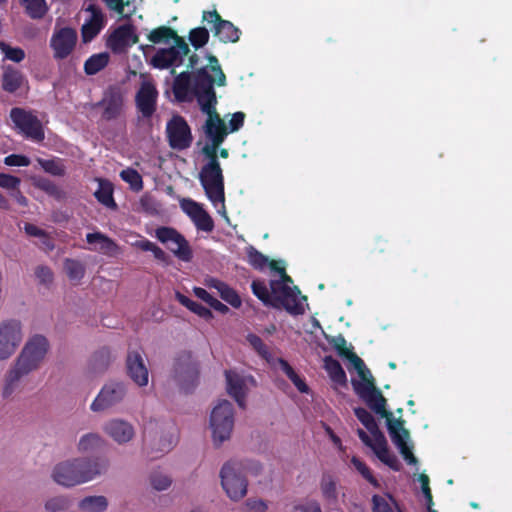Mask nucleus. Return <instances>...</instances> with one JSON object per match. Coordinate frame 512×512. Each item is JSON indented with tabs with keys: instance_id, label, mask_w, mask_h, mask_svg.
Listing matches in <instances>:
<instances>
[{
	"instance_id": "1",
	"label": "nucleus",
	"mask_w": 512,
	"mask_h": 512,
	"mask_svg": "<svg viewBox=\"0 0 512 512\" xmlns=\"http://www.w3.org/2000/svg\"><path fill=\"white\" fill-rule=\"evenodd\" d=\"M190 66L194 70L192 77L186 73L178 75L173 86L174 94L179 101L197 99L201 110L207 115L204 125L206 142L203 147L212 148L213 153H218L228 131L214 109L216 94L213 85L225 86L226 77L213 55H192Z\"/></svg>"
},
{
	"instance_id": "2",
	"label": "nucleus",
	"mask_w": 512,
	"mask_h": 512,
	"mask_svg": "<svg viewBox=\"0 0 512 512\" xmlns=\"http://www.w3.org/2000/svg\"><path fill=\"white\" fill-rule=\"evenodd\" d=\"M329 343L337 350L340 356L349 360L352 368L357 372V378L351 380L355 393L376 414L386 419L388 432L393 443L409 464H416L417 459L412 453L408 430L404 428L403 421L393 419L392 414L387 411L386 399L381 391L376 388L374 378L363 360L352 351V346L347 343L343 336L332 337Z\"/></svg>"
},
{
	"instance_id": "3",
	"label": "nucleus",
	"mask_w": 512,
	"mask_h": 512,
	"mask_svg": "<svg viewBox=\"0 0 512 512\" xmlns=\"http://www.w3.org/2000/svg\"><path fill=\"white\" fill-rule=\"evenodd\" d=\"M248 262L256 269L269 268L277 278L270 281L268 288L263 281L252 282L254 295L265 305L275 308H284L293 315L303 314L307 307L306 297L293 285L292 279L285 272L283 261L270 260L255 249L248 251Z\"/></svg>"
},
{
	"instance_id": "4",
	"label": "nucleus",
	"mask_w": 512,
	"mask_h": 512,
	"mask_svg": "<svg viewBox=\"0 0 512 512\" xmlns=\"http://www.w3.org/2000/svg\"><path fill=\"white\" fill-rule=\"evenodd\" d=\"M105 471V466L98 461L74 457L57 462L50 477L61 487L73 488L97 479Z\"/></svg>"
},
{
	"instance_id": "5",
	"label": "nucleus",
	"mask_w": 512,
	"mask_h": 512,
	"mask_svg": "<svg viewBox=\"0 0 512 512\" xmlns=\"http://www.w3.org/2000/svg\"><path fill=\"white\" fill-rule=\"evenodd\" d=\"M48 350V340L43 336L36 335L26 342L7 373L6 383L3 388V394L5 396L11 394L12 386L15 383L36 371L41 366Z\"/></svg>"
},
{
	"instance_id": "6",
	"label": "nucleus",
	"mask_w": 512,
	"mask_h": 512,
	"mask_svg": "<svg viewBox=\"0 0 512 512\" xmlns=\"http://www.w3.org/2000/svg\"><path fill=\"white\" fill-rule=\"evenodd\" d=\"M201 153L204 157V164L199 173L200 183L208 200L226 222H229L225 208L222 169L217 161V153H213L212 148L209 147H202Z\"/></svg>"
},
{
	"instance_id": "7",
	"label": "nucleus",
	"mask_w": 512,
	"mask_h": 512,
	"mask_svg": "<svg viewBox=\"0 0 512 512\" xmlns=\"http://www.w3.org/2000/svg\"><path fill=\"white\" fill-rule=\"evenodd\" d=\"M263 467L259 463H246L239 460L225 462L219 472L220 484L225 495L233 502L241 501L248 492V480L246 471L251 470L259 474Z\"/></svg>"
},
{
	"instance_id": "8",
	"label": "nucleus",
	"mask_w": 512,
	"mask_h": 512,
	"mask_svg": "<svg viewBox=\"0 0 512 512\" xmlns=\"http://www.w3.org/2000/svg\"><path fill=\"white\" fill-rule=\"evenodd\" d=\"M354 412L358 420L370 432V434H367L362 429H359L357 431L359 438L365 445L371 448V450L381 462L390 468L397 470L399 468V462L396 456L389 451L387 440L385 436L378 430L374 417L364 408H355Z\"/></svg>"
},
{
	"instance_id": "9",
	"label": "nucleus",
	"mask_w": 512,
	"mask_h": 512,
	"mask_svg": "<svg viewBox=\"0 0 512 512\" xmlns=\"http://www.w3.org/2000/svg\"><path fill=\"white\" fill-rule=\"evenodd\" d=\"M235 424V410L231 402L218 400L211 408L208 420L211 441L220 447L232 437Z\"/></svg>"
},
{
	"instance_id": "10",
	"label": "nucleus",
	"mask_w": 512,
	"mask_h": 512,
	"mask_svg": "<svg viewBox=\"0 0 512 512\" xmlns=\"http://www.w3.org/2000/svg\"><path fill=\"white\" fill-rule=\"evenodd\" d=\"M10 119L14 128L25 137L39 142L44 139V130L40 120L30 111L22 108H13Z\"/></svg>"
},
{
	"instance_id": "11",
	"label": "nucleus",
	"mask_w": 512,
	"mask_h": 512,
	"mask_svg": "<svg viewBox=\"0 0 512 512\" xmlns=\"http://www.w3.org/2000/svg\"><path fill=\"white\" fill-rule=\"evenodd\" d=\"M189 51L188 45L183 38L173 42V44L159 47L155 54L151 56L150 64L157 69H167L181 64L183 57Z\"/></svg>"
},
{
	"instance_id": "12",
	"label": "nucleus",
	"mask_w": 512,
	"mask_h": 512,
	"mask_svg": "<svg viewBox=\"0 0 512 512\" xmlns=\"http://www.w3.org/2000/svg\"><path fill=\"white\" fill-rule=\"evenodd\" d=\"M126 396V386L122 382H107L98 392L90 405L95 413L104 412L121 403Z\"/></svg>"
},
{
	"instance_id": "13",
	"label": "nucleus",
	"mask_w": 512,
	"mask_h": 512,
	"mask_svg": "<svg viewBox=\"0 0 512 512\" xmlns=\"http://www.w3.org/2000/svg\"><path fill=\"white\" fill-rule=\"evenodd\" d=\"M155 237L178 259L185 262L192 259V251L187 240L174 228L160 227L155 230Z\"/></svg>"
},
{
	"instance_id": "14",
	"label": "nucleus",
	"mask_w": 512,
	"mask_h": 512,
	"mask_svg": "<svg viewBox=\"0 0 512 512\" xmlns=\"http://www.w3.org/2000/svg\"><path fill=\"white\" fill-rule=\"evenodd\" d=\"M23 340L21 324L6 321L0 324V361L10 359Z\"/></svg>"
},
{
	"instance_id": "15",
	"label": "nucleus",
	"mask_w": 512,
	"mask_h": 512,
	"mask_svg": "<svg viewBox=\"0 0 512 512\" xmlns=\"http://www.w3.org/2000/svg\"><path fill=\"white\" fill-rule=\"evenodd\" d=\"M102 431L109 439L120 446L131 443L136 436L134 425L121 417L106 420L102 425Z\"/></svg>"
},
{
	"instance_id": "16",
	"label": "nucleus",
	"mask_w": 512,
	"mask_h": 512,
	"mask_svg": "<svg viewBox=\"0 0 512 512\" xmlns=\"http://www.w3.org/2000/svg\"><path fill=\"white\" fill-rule=\"evenodd\" d=\"M180 209L192 221L198 230L211 232L214 229L212 217L205 210L203 204L191 198L177 197Z\"/></svg>"
},
{
	"instance_id": "17",
	"label": "nucleus",
	"mask_w": 512,
	"mask_h": 512,
	"mask_svg": "<svg viewBox=\"0 0 512 512\" xmlns=\"http://www.w3.org/2000/svg\"><path fill=\"white\" fill-rule=\"evenodd\" d=\"M169 145L176 150L188 148L192 143V134L187 122L179 115H174L166 125Z\"/></svg>"
},
{
	"instance_id": "18",
	"label": "nucleus",
	"mask_w": 512,
	"mask_h": 512,
	"mask_svg": "<svg viewBox=\"0 0 512 512\" xmlns=\"http://www.w3.org/2000/svg\"><path fill=\"white\" fill-rule=\"evenodd\" d=\"M77 33L69 27L55 28L50 38V47L55 59H65L74 50Z\"/></svg>"
},
{
	"instance_id": "19",
	"label": "nucleus",
	"mask_w": 512,
	"mask_h": 512,
	"mask_svg": "<svg viewBox=\"0 0 512 512\" xmlns=\"http://www.w3.org/2000/svg\"><path fill=\"white\" fill-rule=\"evenodd\" d=\"M158 91L154 82L143 77L135 96L136 107L145 118H150L156 110Z\"/></svg>"
},
{
	"instance_id": "20",
	"label": "nucleus",
	"mask_w": 512,
	"mask_h": 512,
	"mask_svg": "<svg viewBox=\"0 0 512 512\" xmlns=\"http://www.w3.org/2000/svg\"><path fill=\"white\" fill-rule=\"evenodd\" d=\"M138 42L133 26L125 24L113 29L107 36L106 46L114 53H125Z\"/></svg>"
},
{
	"instance_id": "21",
	"label": "nucleus",
	"mask_w": 512,
	"mask_h": 512,
	"mask_svg": "<svg viewBox=\"0 0 512 512\" xmlns=\"http://www.w3.org/2000/svg\"><path fill=\"white\" fill-rule=\"evenodd\" d=\"M227 392L236 402L244 405V399L248 391L255 386V380L252 376L240 374L236 371H227L226 374Z\"/></svg>"
},
{
	"instance_id": "22",
	"label": "nucleus",
	"mask_w": 512,
	"mask_h": 512,
	"mask_svg": "<svg viewBox=\"0 0 512 512\" xmlns=\"http://www.w3.org/2000/svg\"><path fill=\"white\" fill-rule=\"evenodd\" d=\"M149 44H142L139 49L142 51L144 56L148 58L155 50V46L164 47L166 45L173 44V42L181 39L177 33L166 26H160L155 29L148 31L146 35Z\"/></svg>"
},
{
	"instance_id": "23",
	"label": "nucleus",
	"mask_w": 512,
	"mask_h": 512,
	"mask_svg": "<svg viewBox=\"0 0 512 512\" xmlns=\"http://www.w3.org/2000/svg\"><path fill=\"white\" fill-rule=\"evenodd\" d=\"M203 19L214 24L215 35L222 42H236L239 39V30L229 21L221 20L216 11L204 12Z\"/></svg>"
},
{
	"instance_id": "24",
	"label": "nucleus",
	"mask_w": 512,
	"mask_h": 512,
	"mask_svg": "<svg viewBox=\"0 0 512 512\" xmlns=\"http://www.w3.org/2000/svg\"><path fill=\"white\" fill-rule=\"evenodd\" d=\"M87 17L82 25L81 34L84 42L96 37L105 25L102 11L94 5H89L85 10Z\"/></svg>"
},
{
	"instance_id": "25",
	"label": "nucleus",
	"mask_w": 512,
	"mask_h": 512,
	"mask_svg": "<svg viewBox=\"0 0 512 512\" xmlns=\"http://www.w3.org/2000/svg\"><path fill=\"white\" fill-rule=\"evenodd\" d=\"M127 371L132 381L139 387H145L149 383V371L144 359L139 352H131L127 356Z\"/></svg>"
},
{
	"instance_id": "26",
	"label": "nucleus",
	"mask_w": 512,
	"mask_h": 512,
	"mask_svg": "<svg viewBox=\"0 0 512 512\" xmlns=\"http://www.w3.org/2000/svg\"><path fill=\"white\" fill-rule=\"evenodd\" d=\"M271 368L277 372L283 373L300 393H309V386L307 385L304 377L299 374L285 359L279 357L277 360H273Z\"/></svg>"
},
{
	"instance_id": "27",
	"label": "nucleus",
	"mask_w": 512,
	"mask_h": 512,
	"mask_svg": "<svg viewBox=\"0 0 512 512\" xmlns=\"http://www.w3.org/2000/svg\"><path fill=\"white\" fill-rule=\"evenodd\" d=\"M204 284L208 288H213L217 290L219 296L224 300L227 304L231 305L233 308H240L242 305V300L238 293L230 287L225 282L214 278V277H206L204 279Z\"/></svg>"
},
{
	"instance_id": "28",
	"label": "nucleus",
	"mask_w": 512,
	"mask_h": 512,
	"mask_svg": "<svg viewBox=\"0 0 512 512\" xmlns=\"http://www.w3.org/2000/svg\"><path fill=\"white\" fill-rule=\"evenodd\" d=\"M320 492L325 505L335 510L341 502V492L337 482L331 476H325L320 482Z\"/></svg>"
},
{
	"instance_id": "29",
	"label": "nucleus",
	"mask_w": 512,
	"mask_h": 512,
	"mask_svg": "<svg viewBox=\"0 0 512 512\" xmlns=\"http://www.w3.org/2000/svg\"><path fill=\"white\" fill-rule=\"evenodd\" d=\"M86 240L89 244L94 245L93 250L105 255L116 256L120 252L118 245L104 234L89 233L86 236Z\"/></svg>"
},
{
	"instance_id": "30",
	"label": "nucleus",
	"mask_w": 512,
	"mask_h": 512,
	"mask_svg": "<svg viewBox=\"0 0 512 512\" xmlns=\"http://www.w3.org/2000/svg\"><path fill=\"white\" fill-rule=\"evenodd\" d=\"M102 108V115L106 119L115 118L122 110L123 98L119 93H107L100 102Z\"/></svg>"
},
{
	"instance_id": "31",
	"label": "nucleus",
	"mask_w": 512,
	"mask_h": 512,
	"mask_svg": "<svg viewBox=\"0 0 512 512\" xmlns=\"http://www.w3.org/2000/svg\"><path fill=\"white\" fill-rule=\"evenodd\" d=\"M324 369L328 373L329 378L333 382L335 388L345 387L347 385V377L345 371L337 360L331 357H325Z\"/></svg>"
},
{
	"instance_id": "32",
	"label": "nucleus",
	"mask_w": 512,
	"mask_h": 512,
	"mask_svg": "<svg viewBox=\"0 0 512 512\" xmlns=\"http://www.w3.org/2000/svg\"><path fill=\"white\" fill-rule=\"evenodd\" d=\"M104 445V439L102 436L95 432L85 433L80 436L77 442V451L81 454L92 453Z\"/></svg>"
},
{
	"instance_id": "33",
	"label": "nucleus",
	"mask_w": 512,
	"mask_h": 512,
	"mask_svg": "<svg viewBox=\"0 0 512 512\" xmlns=\"http://www.w3.org/2000/svg\"><path fill=\"white\" fill-rule=\"evenodd\" d=\"M109 502L107 497L103 495H93L84 497L78 503L81 512H105Z\"/></svg>"
},
{
	"instance_id": "34",
	"label": "nucleus",
	"mask_w": 512,
	"mask_h": 512,
	"mask_svg": "<svg viewBox=\"0 0 512 512\" xmlns=\"http://www.w3.org/2000/svg\"><path fill=\"white\" fill-rule=\"evenodd\" d=\"M374 512H402L396 500L389 494L373 496Z\"/></svg>"
},
{
	"instance_id": "35",
	"label": "nucleus",
	"mask_w": 512,
	"mask_h": 512,
	"mask_svg": "<svg viewBox=\"0 0 512 512\" xmlns=\"http://www.w3.org/2000/svg\"><path fill=\"white\" fill-rule=\"evenodd\" d=\"M109 59L110 56L107 52H101L90 56L84 64L86 74L94 75L98 73L107 66Z\"/></svg>"
},
{
	"instance_id": "36",
	"label": "nucleus",
	"mask_w": 512,
	"mask_h": 512,
	"mask_svg": "<svg viewBox=\"0 0 512 512\" xmlns=\"http://www.w3.org/2000/svg\"><path fill=\"white\" fill-rule=\"evenodd\" d=\"M176 299L179 301L180 304L185 306L187 309H189L191 312L195 313L199 317H201L205 320H210L213 318V314L210 309L191 300L190 298L186 297L185 295L177 293Z\"/></svg>"
},
{
	"instance_id": "37",
	"label": "nucleus",
	"mask_w": 512,
	"mask_h": 512,
	"mask_svg": "<svg viewBox=\"0 0 512 512\" xmlns=\"http://www.w3.org/2000/svg\"><path fill=\"white\" fill-rule=\"evenodd\" d=\"M0 52L4 61L19 63L25 58V51L17 46H13L5 41H0Z\"/></svg>"
},
{
	"instance_id": "38",
	"label": "nucleus",
	"mask_w": 512,
	"mask_h": 512,
	"mask_svg": "<svg viewBox=\"0 0 512 512\" xmlns=\"http://www.w3.org/2000/svg\"><path fill=\"white\" fill-rule=\"evenodd\" d=\"M106 7L122 17H128L134 10V0H103Z\"/></svg>"
},
{
	"instance_id": "39",
	"label": "nucleus",
	"mask_w": 512,
	"mask_h": 512,
	"mask_svg": "<svg viewBox=\"0 0 512 512\" xmlns=\"http://www.w3.org/2000/svg\"><path fill=\"white\" fill-rule=\"evenodd\" d=\"M27 14L34 18H42L48 11V5L45 0H21Z\"/></svg>"
},
{
	"instance_id": "40",
	"label": "nucleus",
	"mask_w": 512,
	"mask_h": 512,
	"mask_svg": "<svg viewBox=\"0 0 512 512\" xmlns=\"http://www.w3.org/2000/svg\"><path fill=\"white\" fill-rule=\"evenodd\" d=\"M23 77L20 72L7 67L3 75V89L9 92L16 91L22 84Z\"/></svg>"
},
{
	"instance_id": "41",
	"label": "nucleus",
	"mask_w": 512,
	"mask_h": 512,
	"mask_svg": "<svg viewBox=\"0 0 512 512\" xmlns=\"http://www.w3.org/2000/svg\"><path fill=\"white\" fill-rule=\"evenodd\" d=\"M121 179L127 183L131 190L139 192L143 189L142 176L133 168H126L120 172Z\"/></svg>"
},
{
	"instance_id": "42",
	"label": "nucleus",
	"mask_w": 512,
	"mask_h": 512,
	"mask_svg": "<svg viewBox=\"0 0 512 512\" xmlns=\"http://www.w3.org/2000/svg\"><path fill=\"white\" fill-rule=\"evenodd\" d=\"M96 198L105 206H114L113 187L108 181L100 180L98 189L95 191Z\"/></svg>"
},
{
	"instance_id": "43",
	"label": "nucleus",
	"mask_w": 512,
	"mask_h": 512,
	"mask_svg": "<svg viewBox=\"0 0 512 512\" xmlns=\"http://www.w3.org/2000/svg\"><path fill=\"white\" fill-rule=\"evenodd\" d=\"M149 483L156 491H165L172 484L171 477L162 471H153L149 476Z\"/></svg>"
},
{
	"instance_id": "44",
	"label": "nucleus",
	"mask_w": 512,
	"mask_h": 512,
	"mask_svg": "<svg viewBox=\"0 0 512 512\" xmlns=\"http://www.w3.org/2000/svg\"><path fill=\"white\" fill-rule=\"evenodd\" d=\"M247 341L259 353V355H261L268 362L270 366L273 365V360H277L278 357L271 355L266 345L257 335L249 334L247 336Z\"/></svg>"
},
{
	"instance_id": "45",
	"label": "nucleus",
	"mask_w": 512,
	"mask_h": 512,
	"mask_svg": "<svg viewBox=\"0 0 512 512\" xmlns=\"http://www.w3.org/2000/svg\"><path fill=\"white\" fill-rule=\"evenodd\" d=\"M414 483L418 484V486H416V489H420L424 504H433L428 476L424 473L418 474L414 478Z\"/></svg>"
},
{
	"instance_id": "46",
	"label": "nucleus",
	"mask_w": 512,
	"mask_h": 512,
	"mask_svg": "<svg viewBox=\"0 0 512 512\" xmlns=\"http://www.w3.org/2000/svg\"><path fill=\"white\" fill-rule=\"evenodd\" d=\"M64 269L68 277L73 281L80 280L84 275V266L76 260H65Z\"/></svg>"
},
{
	"instance_id": "47",
	"label": "nucleus",
	"mask_w": 512,
	"mask_h": 512,
	"mask_svg": "<svg viewBox=\"0 0 512 512\" xmlns=\"http://www.w3.org/2000/svg\"><path fill=\"white\" fill-rule=\"evenodd\" d=\"M209 40V33L203 27L194 28L190 31L189 41L191 45L198 49L203 47Z\"/></svg>"
},
{
	"instance_id": "48",
	"label": "nucleus",
	"mask_w": 512,
	"mask_h": 512,
	"mask_svg": "<svg viewBox=\"0 0 512 512\" xmlns=\"http://www.w3.org/2000/svg\"><path fill=\"white\" fill-rule=\"evenodd\" d=\"M41 168H43L47 173H50L55 176H61L65 172V167L60 160H37Z\"/></svg>"
},
{
	"instance_id": "49",
	"label": "nucleus",
	"mask_w": 512,
	"mask_h": 512,
	"mask_svg": "<svg viewBox=\"0 0 512 512\" xmlns=\"http://www.w3.org/2000/svg\"><path fill=\"white\" fill-rule=\"evenodd\" d=\"M351 464L369 483L375 487L378 486V482L372 475L370 469L358 457L353 456L351 458Z\"/></svg>"
},
{
	"instance_id": "50",
	"label": "nucleus",
	"mask_w": 512,
	"mask_h": 512,
	"mask_svg": "<svg viewBox=\"0 0 512 512\" xmlns=\"http://www.w3.org/2000/svg\"><path fill=\"white\" fill-rule=\"evenodd\" d=\"M292 512H322L320 503L315 499H305L293 507Z\"/></svg>"
},
{
	"instance_id": "51",
	"label": "nucleus",
	"mask_w": 512,
	"mask_h": 512,
	"mask_svg": "<svg viewBox=\"0 0 512 512\" xmlns=\"http://www.w3.org/2000/svg\"><path fill=\"white\" fill-rule=\"evenodd\" d=\"M67 500L62 496H56L45 502V509L49 512H59L67 508Z\"/></svg>"
},
{
	"instance_id": "52",
	"label": "nucleus",
	"mask_w": 512,
	"mask_h": 512,
	"mask_svg": "<svg viewBox=\"0 0 512 512\" xmlns=\"http://www.w3.org/2000/svg\"><path fill=\"white\" fill-rule=\"evenodd\" d=\"M20 185V179L9 175L0 173V187L7 190H16Z\"/></svg>"
},
{
	"instance_id": "53",
	"label": "nucleus",
	"mask_w": 512,
	"mask_h": 512,
	"mask_svg": "<svg viewBox=\"0 0 512 512\" xmlns=\"http://www.w3.org/2000/svg\"><path fill=\"white\" fill-rule=\"evenodd\" d=\"M4 163L7 166H28L30 159L24 155L12 154L5 157Z\"/></svg>"
},
{
	"instance_id": "54",
	"label": "nucleus",
	"mask_w": 512,
	"mask_h": 512,
	"mask_svg": "<svg viewBox=\"0 0 512 512\" xmlns=\"http://www.w3.org/2000/svg\"><path fill=\"white\" fill-rule=\"evenodd\" d=\"M141 207L150 213L156 212L158 210V203L150 194H144L140 199Z\"/></svg>"
},
{
	"instance_id": "55",
	"label": "nucleus",
	"mask_w": 512,
	"mask_h": 512,
	"mask_svg": "<svg viewBox=\"0 0 512 512\" xmlns=\"http://www.w3.org/2000/svg\"><path fill=\"white\" fill-rule=\"evenodd\" d=\"M245 505L250 512H265L267 509V504L259 498L248 499Z\"/></svg>"
},
{
	"instance_id": "56",
	"label": "nucleus",
	"mask_w": 512,
	"mask_h": 512,
	"mask_svg": "<svg viewBox=\"0 0 512 512\" xmlns=\"http://www.w3.org/2000/svg\"><path fill=\"white\" fill-rule=\"evenodd\" d=\"M136 238L137 239L135 241L130 242L132 246L138 247L143 251H158V246L155 245L153 242L144 239L140 236H137Z\"/></svg>"
},
{
	"instance_id": "57",
	"label": "nucleus",
	"mask_w": 512,
	"mask_h": 512,
	"mask_svg": "<svg viewBox=\"0 0 512 512\" xmlns=\"http://www.w3.org/2000/svg\"><path fill=\"white\" fill-rule=\"evenodd\" d=\"M245 114L243 112H236L231 115L229 120V132H235L239 130L244 123Z\"/></svg>"
},
{
	"instance_id": "58",
	"label": "nucleus",
	"mask_w": 512,
	"mask_h": 512,
	"mask_svg": "<svg viewBox=\"0 0 512 512\" xmlns=\"http://www.w3.org/2000/svg\"><path fill=\"white\" fill-rule=\"evenodd\" d=\"M36 277L42 283H50L53 279L52 271L45 266L38 267L36 270Z\"/></svg>"
},
{
	"instance_id": "59",
	"label": "nucleus",
	"mask_w": 512,
	"mask_h": 512,
	"mask_svg": "<svg viewBox=\"0 0 512 512\" xmlns=\"http://www.w3.org/2000/svg\"><path fill=\"white\" fill-rule=\"evenodd\" d=\"M24 231L27 235L36 237L38 239H46V233L39 227L33 224H25Z\"/></svg>"
},
{
	"instance_id": "60",
	"label": "nucleus",
	"mask_w": 512,
	"mask_h": 512,
	"mask_svg": "<svg viewBox=\"0 0 512 512\" xmlns=\"http://www.w3.org/2000/svg\"><path fill=\"white\" fill-rule=\"evenodd\" d=\"M193 292L195 296L205 303H207L209 306L211 305L212 301H214L215 297H213L210 293H208L204 288L200 287H194Z\"/></svg>"
},
{
	"instance_id": "61",
	"label": "nucleus",
	"mask_w": 512,
	"mask_h": 512,
	"mask_svg": "<svg viewBox=\"0 0 512 512\" xmlns=\"http://www.w3.org/2000/svg\"><path fill=\"white\" fill-rule=\"evenodd\" d=\"M325 431H326L327 436L331 440V442L334 444V446L337 447L338 449L342 450L343 446H342L341 439L332 431L331 428L326 427Z\"/></svg>"
},
{
	"instance_id": "62",
	"label": "nucleus",
	"mask_w": 512,
	"mask_h": 512,
	"mask_svg": "<svg viewBox=\"0 0 512 512\" xmlns=\"http://www.w3.org/2000/svg\"><path fill=\"white\" fill-rule=\"evenodd\" d=\"M210 307L221 314H227L229 312L228 306L216 298L212 301Z\"/></svg>"
},
{
	"instance_id": "63",
	"label": "nucleus",
	"mask_w": 512,
	"mask_h": 512,
	"mask_svg": "<svg viewBox=\"0 0 512 512\" xmlns=\"http://www.w3.org/2000/svg\"><path fill=\"white\" fill-rule=\"evenodd\" d=\"M39 243L47 250H52L54 248V244L47 234L46 239H39Z\"/></svg>"
},
{
	"instance_id": "64",
	"label": "nucleus",
	"mask_w": 512,
	"mask_h": 512,
	"mask_svg": "<svg viewBox=\"0 0 512 512\" xmlns=\"http://www.w3.org/2000/svg\"><path fill=\"white\" fill-rule=\"evenodd\" d=\"M42 188L45 189L49 193H53L56 190V188L53 185L49 184V183H44L42 185Z\"/></svg>"
}]
</instances>
